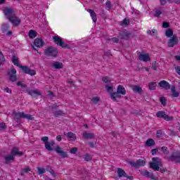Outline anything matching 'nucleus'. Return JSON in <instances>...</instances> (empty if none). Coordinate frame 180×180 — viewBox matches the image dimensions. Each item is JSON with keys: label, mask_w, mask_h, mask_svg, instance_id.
Listing matches in <instances>:
<instances>
[{"label": "nucleus", "mask_w": 180, "mask_h": 180, "mask_svg": "<svg viewBox=\"0 0 180 180\" xmlns=\"http://www.w3.org/2000/svg\"><path fill=\"white\" fill-rule=\"evenodd\" d=\"M4 13L6 18L13 25L15 26H18L20 25L22 20L19 17L16 16V13H15V10L12 8H6L4 10Z\"/></svg>", "instance_id": "obj_1"}, {"label": "nucleus", "mask_w": 180, "mask_h": 180, "mask_svg": "<svg viewBox=\"0 0 180 180\" xmlns=\"http://www.w3.org/2000/svg\"><path fill=\"white\" fill-rule=\"evenodd\" d=\"M12 63L14 64V65L21 68L22 71L24 72L25 74H28V75H31V77H33L36 74V70H32L30 68L26 65L19 64V58L15 55L12 56Z\"/></svg>", "instance_id": "obj_2"}, {"label": "nucleus", "mask_w": 180, "mask_h": 180, "mask_svg": "<svg viewBox=\"0 0 180 180\" xmlns=\"http://www.w3.org/2000/svg\"><path fill=\"white\" fill-rule=\"evenodd\" d=\"M17 86H21L22 89H25V92L28 94V95H30L32 98H36L37 96H40L41 95V92L37 91V89L30 90V89L27 88V86L22 82H18L16 84Z\"/></svg>", "instance_id": "obj_3"}, {"label": "nucleus", "mask_w": 180, "mask_h": 180, "mask_svg": "<svg viewBox=\"0 0 180 180\" xmlns=\"http://www.w3.org/2000/svg\"><path fill=\"white\" fill-rule=\"evenodd\" d=\"M149 165L153 171H160V167H162V160L160 158H153L152 162H149Z\"/></svg>", "instance_id": "obj_4"}, {"label": "nucleus", "mask_w": 180, "mask_h": 180, "mask_svg": "<svg viewBox=\"0 0 180 180\" xmlns=\"http://www.w3.org/2000/svg\"><path fill=\"white\" fill-rule=\"evenodd\" d=\"M44 56L46 57H52V58H56L58 56V49L54 46H49L44 50Z\"/></svg>", "instance_id": "obj_5"}, {"label": "nucleus", "mask_w": 180, "mask_h": 180, "mask_svg": "<svg viewBox=\"0 0 180 180\" xmlns=\"http://www.w3.org/2000/svg\"><path fill=\"white\" fill-rule=\"evenodd\" d=\"M169 162H174V164L180 163V151H176L172 153V155L167 158Z\"/></svg>", "instance_id": "obj_6"}, {"label": "nucleus", "mask_w": 180, "mask_h": 180, "mask_svg": "<svg viewBox=\"0 0 180 180\" xmlns=\"http://www.w3.org/2000/svg\"><path fill=\"white\" fill-rule=\"evenodd\" d=\"M41 141L44 143L45 144V148L48 151H53L54 148H53V146L56 144V142L54 141H51L49 142V137L48 136H44L41 139Z\"/></svg>", "instance_id": "obj_7"}, {"label": "nucleus", "mask_w": 180, "mask_h": 180, "mask_svg": "<svg viewBox=\"0 0 180 180\" xmlns=\"http://www.w3.org/2000/svg\"><path fill=\"white\" fill-rule=\"evenodd\" d=\"M127 162L129 164L132 168H135L136 169H137V168H140V167H144V165H146V160L141 159L136 160V162L127 160Z\"/></svg>", "instance_id": "obj_8"}, {"label": "nucleus", "mask_w": 180, "mask_h": 180, "mask_svg": "<svg viewBox=\"0 0 180 180\" xmlns=\"http://www.w3.org/2000/svg\"><path fill=\"white\" fill-rule=\"evenodd\" d=\"M53 39L56 44H58L62 49H71L70 46L66 44L64 41H63V39L58 36L53 37Z\"/></svg>", "instance_id": "obj_9"}, {"label": "nucleus", "mask_w": 180, "mask_h": 180, "mask_svg": "<svg viewBox=\"0 0 180 180\" xmlns=\"http://www.w3.org/2000/svg\"><path fill=\"white\" fill-rule=\"evenodd\" d=\"M8 75L9 77V81L11 82H16L18 81V76L16 75V69L13 68L8 71Z\"/></svg>", "instance_id": "obj_10"}, {"label": "nucleus", "mask_w": 180, "mask_h": 180, "mask_svg": "<svg viewBox=\"0 0 180 180\" xmlns=\"http://www.w3.org/2000/svg\"><path fill=\"white\" fill-rule=\"evenodd\" d=\"M179 43V39H178V37L176 34H174L167 41L168 47H174V46H176Z\"/></svg>", "instance_id": "obj_11"}, {"label": "nucleus", "mask_w": 180, "mask_h": 180, "mask_svg": "<svg viewBox=\"0 0 180 180\" xmlns=\"http://www.w3.org/2000/svg\"><path fill=\"white\" fill-rule=\"evenodd\" d=\"M131 37V33L124 30L119 33V38L121 40H129Z\"/></svg>", "instance_id": "obj_12"}, {"label": "nucleus", "mask_w": 180, "mask_h": 180, "mask_svg": "<svg viewBox=\"0 0 180 180\" xmlns=\"http://www.w3.org/2000/svg\"><path fill=\"white\" fill-rule=\"evenodd\" d=\"M54 150L56 151V153H57V154H59L60 158H68V154L67 153V152L63 150V148H61L60 146H56Z\"/></svg>", "instance_id": "obj_13"}, {"label": "nucleus", "mask_w": 180, "mask_h": 180, "mask_svg": "<svg viewBox=\"0 0 180 180\" xmlns=\"http://www.w3.org/2000/svg\"><path fill=\"white\" fill-rule=\"evenodd\" d=\"M117 172L119 178L124 176V178H126L127 179L133 180V176H128L127 173H126L122 168H118Z\"/></svg>", "instance_id": "obj_14"}, {"label": "nucleus", "mask_w": 180, "mask_h": 180, "mask_svg": "<svg viewBox=\"0 0 180 180\" xmlns=\"http://www.w3.org/2000/svg\"><path fill=\"white\" fill-rule=\"evenodd\" d=\"M139 58L140 61H143V63H148V61H151V58L149 53H144V52H139Z\"/></svg>", "instance_id": "obj_15"}, {"label": "nucleus", "mask_w": 180, "mask_h": 180, "mask_svg": "<svg viewBox=\"0 0 180 180\" xmlns=\"http://www.w3.org/2000/svg\"><path fill=\"white\" fill-rule=\"evenodd\" d=\"M141 174L143 175V176H146V178H149L150 179L158 180L154 174H153V172H150L147 170H143Z\"/></svg>", "instance_id": "obj_16"}, {"label": "nucleus", "mask_w": 180, "mask_h": 180, "mask_svg": "<svg viewBox=\"0 0 180 180\" xmlns=\"http://www.w3.org/2000/svg\"><path fill=\"white\" fill-rule=\"evenodd\" d=\"M63 134L67 136L69 141H75L77 140V135L72 132H64Z\"/></svg>", "instance_id": "obj_17"}, {"label": "nucleus", "mask_w": 180, "mask_h": 180, "mask_svg": "<svg viewBox=\"0 0 180 180\" xmlns=\"http://www.w3.org/2000/svg\"><path fill=\"white\" fill-rule=\"evenodd\" d=\"M159 86H160V88H163V89H171V85L169 84V83H168V82L165 81V80H162L158 83Z\"/></svg>", "instance_id": "obj_18"}, {"label": "nucleus", "mask_w": 180, "mask_h": 180, "mask_svg": "<svg viewBox=\"0 0 180 180\" xmlns=\"http://www.w3.org/2000/svg\"><path fill=\"white\" fill-rule=\"evenodd\" d=\"M11 154L13 157H16V155L18 157H22V155H23V152L19 151V148L14 147L13 148Z\"/></svg>", "instance_id": "obj_19"}, {"label": "nucleus", "mask_w": 180, "mask_h": 180, "mask_svg": "<svg viewBox=\"0 0 180 180\" xmlns=\"http://www.w3.org/2000/svg\"><path fill=\"white\" fill-rule=\"evenodd\" d=\"M34 45L36 47H39V49H41V47H43V46H44V41H43L42 39L37 38L34 41Z\"/></svg>", "instance_id": "obj_20"}, {"label": "nucleus", "mask_w": 180, "mask_h": 180, "mask_svg": "<svg viewBox=\"0 0 180 180\" xmlns=\"http://www.w3.org/2000/svg\"><path fill=\"white\" fill-rule=\"evenodd\" d=\"M120 94H121L118 93V91H115L113 93H110V96L111 99L113 101V102H117V98H122V96H120Z\"/></svg>", "instance_id": "obj_21"}, {"label": "nucleus", "mask_w": 180, "mask_h": 180, "mask_svg": "<svg viewBox=\"0 0 180 180\" xmlns=\"http://www.w3.org/2000/svg\"><path fill=\"white\" fill-rule=\"evenodd\" d=\"M82 136L84 140H88L89 139H95V134L94 133H88L87 131H84Z\"/></svg>", "instance_id": "obj_22"}, {"label": "nucleus", "mask_w": 180, "mask_h": 180, "mask_svg": "<svg viewBox=\"0 0 180 180\" xmlns=\"http://www.w3.org/2000/svg\"><path fill=\"white\" fill-rule=\"evenodd\" d=\"M52 67L56 70H61V68H64V65L61 62L56 61L52 64Z\"/></svg>", "instance_id": "obj_23"}, {"label": "nucleus", "mask_w": 180, "mask_h": 180, "mask_svg": "<svg viewBox=\"0 0 180 180\" xmlns=\"http://www.w3.org/2000/svg\"><path fill=\"white\" fill-rule=\"evenodd\" d=\"M89 13H90L93 22L94 23H96V20H98V18L96 17V13H95V11L92 9H89Z\"/></svg>", "instance_id": "obj_24"}, {"label": "nucleus", "mask_w": 180, "mask_h": 180, "mask_svg": "<svg viewBox=\"0 0 180 180\" xmlns=\"http://www.w3.org/2000/svg\"><path fill=\"white\" fill-rule=\"evenodd\" d=\"M117 92L121 95H126V89L122 85H119L117 88Z\"/></svg>", "instance_id": "obj_25"}, {"label": "nucleus", "mask_w": 180, "mask_h": 180, "mask_svg": "<svg viewBox=\"0 0 180 180\" xmlns=\"http://www.w3.org/2000/svg\"><path fill=\"white\" fill-rule=\"evenodd\" d=\"M28 36L30 39H34V37H37V32L34 30H30L28 32Z\"/></svg>", "instance_id": "obj_26"}, {"label": "nucleus", "mask_w": 180, "mask_h": 180, "mask_svg": "<svg viewBox=\"0 0 180 180\" xmlns=\"http://www.w3.org/2000/svg\"><path fill=\"white\" fill-rule=\"evenodd\" d=\"M132 89L135 94H141L143 92V89L140 86L135 85Z\"/></svg>", "instance_id": "obj_27"}, {"label": "nucleus", "mask_w": 180, "mask_h": 180, "mask_svg": "<svg viewBox=\"0 0 180 180\" xmlns=\"http://www.w3.org/2000/svg\"><path fill=\"white\" fill-rule=\"evenodd\" d=\"M6 164H9L11 161H13L15 160V157L12 155H8L4 157Z\"/></svg>", "instance_id": "obj_28"}, {"label": "nucleus", "mask_w": 180, "mask_h": 180, "mask_svg": "<svg viewBox=\"0 0 180 180\" xmlns=\"http://www.w3.org/2000/svg\"><path fill=\"white\" fill-rule=\"evenodd\" d=\"M165 36L166 37L172 38L174 36V30H172L171 28H168L165 31Z\"/></svg>", "instance_id": "obj_29"}, {"label": "nucleus", "mask_w": 180, "mask_h": 180, "mask_svg": "<svg viewBox=\"0 0 180 180\" xmlns=\"http://www.w3.org/2000/svg\"><path fill=\"white\" fill-rule=\"evenodd\" d=\"M146 146L153 147V146H155V141L153 139H149L146 141Z\"/></svg>", "instance_id": "obj_30"}, {"label": "nucleus", "mask_w": 180, "mask_h": 180, "mask_svg": "<svg viewBox=\"0 0 180 180\" xmlns=\"http://www.w3.org/2000/svg\"><path fill=\"white\" fill-rule=\"evenodd\" d=\"M8 30H9V24H8V23L2 24V25H1L2 33H6V32H8Z\"/></svg>", "instance_id": "obj_31"}, {"label": "nucleus", "mask_w": 180, "mask_h": 180, "mask_svg": "<svg viewBox=\"0 0 180 180\" xmlns=\"http://www.w3.org/2000/svg\"><path fill=\"white\" fill-rule=\"evenodd\" d=\"M172 93L173 98H178V96H179V93L178 91H176V89L175 86H172Z\"/></svg>", "instance_id": "obj_32"}, {"label": "nucleus", "mask_w": 180, "mask_h": 180, "mask_svg": "<svg viewBox=\"0 0 180 180\" xmlns=\"http://www.w3.org/2000/svg\"><path fill=\"white\" fill-rule=\"evenodd\" d=\"M165 111H158L156 113L157 117H159L160 119H165Z\"/></svg>", "instance_id": "obj_33"}, {"label": "nucleus", "mask_w": 180, "mask_h": 180, "mask_svg": "<svg viewBox=\"0 0 180 180\" xmlns=\"http://www.w3.org/2000/svg\"><path fill=\"white\" fill-rule=\"evenodd\" d=\"M155 86H157V83L155 82H152L148 84L150 91H155Z\"/></svg>", "instance_id": "obj_34"}, {"label": "nucleus", "mask_w": 180, "mask_h": 180, "mask_svg": "<svg viewBox=\"0 0 180 180\" xmlns=\"http://www.w3.org/2000/svg\"><path fill=\"white\" fill-rule=\"evenodd\" d=\"M64 115H65V114L61 110L55 111L53 112V115L55 116V117H58L59 116H64Z\"/></svg>", "instance_id": "obj_35"}, {"label": "nucleus", "mask_w": 180, "mask_h": 180, "mask_svg": "<svg viewBox=\"0 0 180 180\" xmlns=\"http://www.w3.org/2000/svg\"><path fill=\"white\" fill-rule=\"evenodd\" d=\"M107 92H109L110 94H113V86H110V84H105V86Z\"/></svg>", "instance_id": "obj_36"}, {"label": "nucleus", "mask_w": 180, "mask_h": 180, "mask_svg": "<svg viewBox=\"0 0 180 180\" xmlns=\"http://www.w3.org/2000/svg\"><path fill=\"white\" fill-rule=\"evenodd\" d=\"M15 117H17L18 119H23L24 117H25V112H15L14 113Z\"/></svg>", "instance_id": "obj_37"}, {"label": "nucleus", "mask_w": 180, "mask_h": 180, "mask_svg": "<svg viewBox=\"0 0 180 180\" xmlns=\"http://www.w3.org/2000/svg\"><path fill=\"white\" fill-rule=\"evenodd\" d=\"M28 172H30V167H26L25 169H21L20 175L23 176L25 174H28Z\"/></svg>", "instance_id": "obj_38"}, {"label": "nucleus", "mask_w": 180, "mask_h": 180, "mask_svg": "<svg viewBox=\"0 0 180 180\" xmlns=\"http://www.w3.org/2000/svg\"><path fill=\"white\" fill-rule=\"evenodd\" d=\"M160 150L161 151H162L163 154H165L166 155H168V154H169V150H168V148L167 146H162Z\"/></svg>", "instance_id": "obj_39"}, {"label": "nucleus", "mask_w": 180, "mask_h": 180, "mask_svg": "<svg viewBox=\"0 0 180 180\" xmlns=\"http://www.w3.org/2000/svg\"><path fill=\"white\" fill-rule=\"evenodd\" d=\"M23 119H27V120H34V117L30 114H24Z\"/></svg>", "instance_id": "obj_40"}, {"label": "nucleus", "mask_w": 180, "mask_h": 180, "mask_svg": "<svg viewBox=\"0 0 180 180\" xmlns=\"http://www.w3.org/2000/svg\"><path fill=\"white\" fill-rule=\"evenodd\" d=\"M164 120H166L167 122H172V120H174V117L172 116H169L168 115H165V118Z\"/></svg>", "instance_id": "obj_41"}, {"label": "nucleus", "mask_w": 180, "mask_h": 180, "mask_svg": "<svg viewBox=\"0 0 180 180\" xmlns=\"http://www.w3.org/2000/svg\"><path fill=\"white\" fill-rule=\"evenodd\" d=\"M102 81H103V82L106 84V85L110 84V79H109V77H103Z\"/></svg>", "instance_id": "obj_42"}, {"label": "nucleus", "mask_w": 180, "mask_h": 180, "mask_svg": "<svg viewBox=\"0 0 180 180\" xmlns=\"http://www.w3.org/2000/svg\"><path fill=\"white\" fill-rule=\"evenodd\" d=\"M160 102L163 105V106H165V105H167V98L165 97H160Z\"/></svg>", "instance_id": "obj_43"}, {"label": "nucleus", "mask_w": 180, "mask_h": 180, "mask_svg": "<svg viewBox=\"0 0 180 180\" xmlns=\"http://www.w3.org/2000/svg\"><path fill=\"white\" fill-rule=\"evenodd\" d=\"M39 175H41L46 173V169H41V167H37Z\"/></svg>", "instance_id": "obj_44"}, {"label": "nucleus", "mask_w": 180, "mask_h": 180, "mask_svg": "<svg viewBox=\"0 0 180 180\" xmlns=\"http://www.w3.org/2000/svg\"><path fill=\"white\" fill-rule=\"evenodd\" d=\"M99 101H101L99 97H93L91 98V102H93V103H95V105H96V103H98V102H99Z\"/></svg>", "instance_id": "obj_45"}, {"label": "nucleus", "mask_w": 180, "mask_h": 180, "mask_svg": "<svg viewBox=\"0 0 180 180\" xmlns=\"http://www.w3.org/2000/svg\"><path fill=\"white\" fill-rule=\"evenodd\" d=\"M162 12H161V11L156 10L154 13V16H155V18H160V15H162Z\"/></svg>", "instance_id": "obj_46"}, {"label": "nucleus", "mask_w": 180, "mask_h": 180, "mask_svg": "<svg viewBox=\"0 0 180 180\" xmlns=\"http://www.w3.org/2000/svg\"><path fill=\"white\" fill-rule=\"evenodd\" d=\"M92 160V158H91V155H89V154L86 153L85 155H84V160L85 161H87V162H89Z\"/></svg>", "instance_id": "obj_47"}, {"label": "nucleus", "mask_w": 180, "mask_h": 180, "mask_svg": "<svg viewBox=\"0 0 180 180\" xmlns=\"http://www.w3.org/2000/svg\"><path fill=\"white\" fill-rule=\"evenodd\" d=\"M156 137H158V139H161V137H162V130L157 131Z\"/></svg>", "instance_id": "obj_48"}, {"label": "nucleus", "mask_w": 180, "mask_h": 180, "mask_svg": "<svg viewBox=\"0 0 180 180\" xmlns=\"http://www.w3.org/2000/svg\"><path fill=\"white\" fill-rule=\"evenodd\" d=\"M78 151V148H72L70 150V154H77V152Z\"/></svg>", "instance_id": "obj_49"}, {"label": "nucleus", "mask_w": 180, "mask_h": 180, "mask_svg": "<svg viewBox=\"0 0 180 180\" xmlns=\"http://www.w3.org/2000/svg\"><path fill=\"white\" fill-rule=\"evenodd\" d=\"M130 23V20L125 18L122 21V25H127Z\"/></svg>", "instance_id": "obj_50"}, {"label": "nucleus", "mask_w": 180, "mask_h": 180, "mask_svg": "<svg viewBox=\"0 0 180 180\" xmlns=\"http://www.w3.org/2000/svg\"><path fill=\"white\" fill-rule=\"evenodd\" d=\"M152 68L154 71H157V68H158V66H157V62L154 61L152 63Z\"/></svg>", "instance_id": "obj_51"}, {"label": "nucleus", "mask_w": 180, "mask_h": 180, "mask_svg": "<svg viewBox=\"0 0 180 180\" xmlns=\"http://www.w3.org/2000/svg\"><path fill=\"white\" fill-rule=\"evenodd\" d=\"M162 27H163V29H167V27H169V22H162Z\"/></svg>", "instance_id": "obj_52"}, {"label": "nucleus", "mask_w": 180, "mask_h": 180, "mask_svg": "<svg viewBox=\"0 0 180 180\" xmlns=\"http://www.w3.org/2000/svg\"><path fill=\"white\" fill-rule=\"evenodd\" d=\"M105 6H107V8H108V9H111L112 8V3L110 2V1H107L105 3Z\"/></svg>", "instance_id": "obj_53"}, {"label": "nucleus", "mask_w": 180, "mask_h": 180, "mask_svg": "<svg viewBox=\"0 0 180 180\" xmlns=\"http://www.w3.org/2000/svg\"><path fill=\"white\" fill-rule=\"evenodd\" d=\"M6 129V124L5 123L0 124V130H5Z\"/></svg>", "instance_id": "obj_54"}, {"label": "nucleus", "mask_w": 180, "mask_h": 180, "mask_svg": "<svg viewBox=\"0 0 180 180\" xmlns=\"http://www.w3.org/2000/svg\"><path fill=\"white\" fill-rule=\"evenodd\" d=\"M157 153H158V148L152 149L151 150L152 155H155V154H157Z\"/></svg>", "instance_id": "obj_55"}, {"label": "nucleus", "mask_w": 180, "mask_h": 180, "mask_svg": "<svg viewBox=\"0 0 180 180\" xmlns=\"http://www.w3.org/2000/svg\"><path fill=\"white\" fill-rule=\"evenodd\" d=\"M167 1L169 0H160V5H162V6H164V5H167Z\"/></svg>", "instance_id": "obj_56"}, {"label": "nucleus", "mask_w": 180, "mask_h": 180, "mask_svg": "<svg viewBox=\"0 0 180 180\" xmlns=\"http://www.w3.org/2000/svg\"><path fill=\"white\" fill-rule=\"evenodd\" d=\"M159 171H160V172H161V174H164V172H167V167H165V168H160L159 167Z\"/></svg>", "instance_id": "obj_57"}, {"label": "nucleus", "mask_w": 180, "mask_h": 180, "mask_svg": "<svg viewBox=\"0 0 180 180\" xmlns=\"http://www.w3.org/2000/svg\"><path fill=\"white\" fill-rule=\"evenodd\" d=\"M50 174H51L52 176H57V175H56V172H54V169H51L49 170Z\"/></svg>", "instance_id": "obj_58"}, {"label": "nucleus", "mask_w": 180, "mask_h": 180, "mask_svg": "<svg viewBox=\"0 0 180 180\" xmlns=\"http://www.w3.org/2000/svg\"><path fill=\"white\" fill-rule=\"evenodd\" d=\"M5 92H7V94H12V89H10L8 87H6L4 89Z\"/></svg>", "instance_id": "obj_59"}, {"label": "nucleus", "mask_w": 180, "mask_h": 180, "mask_svg": "<svg viewBox=\"0 0 180 180\" xmlns=\"http://www.w3.org/2000/svg\"><path fill=\"white\" fill-rule=\"evenodd\" d=\"M111 40L112 43H119V39L117 38H112Z\"/></svg>", "instance_id": "obj_60"}, {"label": "nucleus", "mask_w": 180, "mask_h": 180, "mask_svg": "<svg viewBox=\"0 0 180 180\" xmlns=\"http://www.w3.org/2000/svg\"><path fill=\"white\" fill-rule=\"evenodd\" d=\"M175 70H176V72H177V74L180 75V66L175 68Z\"/></svg>", "instance_id": "obj_61"}, {"label": "nucleus", "mask_w": 180, "mask_h": 180, "mask_svg": "<svg viewBox=\"0 0 180 180\" xmlns=\"http://www.w3.org/2000/svg\"><path fill=\"white\" fill-rule=\"evenodd\" d=\"M105 56H106L107 57H110V56H112L110 51H108L105 52Z\"/></svg>", "instance_id": "obj_62"}, {"label": "nucleus", "mask_w": 180, "mask_h": 180, "mask_svg": "<svg viewBox=\"0 0 180 180\" xmlns=\"http://www.w3.org/2000/svg\"><path fill=\"white\" fill-rule=\"evenodd\" d=\"M56 140H57V141H61V140H63V138L61 137V135H58L56 136Z\"/></svg>", "instance_id": "obj_63"}, {"label": "nucleus", "mask_w": 180, "mask_h": 180, "mask_svg": "<svg viewBox=\"0 0 180 180\" xmlns=\"http://www.w3.org/2000/svg\"><path fill=\"white\" fill-rule=\"evenodd\" d=\"M0 61H5V56L4 55L0 56Z\"/></svg>", "instance_id": "obj_64"}]
</instances>
